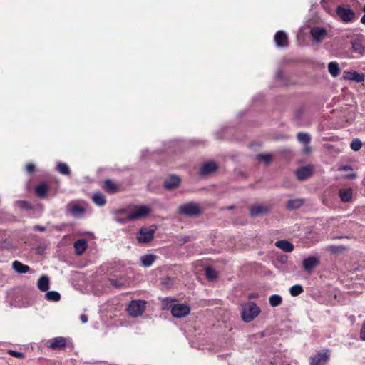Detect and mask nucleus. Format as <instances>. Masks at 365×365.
Returning a JSON list of instances; mask_svg holds the SVG:
<instances>
[{
	"instance_id": "obj_1",
	"label": "nucleus",
	"mask_w": 365,
	"mask_h": 365,
	"mask_svg": "<svg viewBox=\"0 0 365 365\" xmlns=\"http://www.w3.org/2000/svg\"><path fill=\"white\" fill-rule=\"evenodd\" d=\"M163 308L168 307L170 309L173 317L182 318L187 316L190 312V308L185 304L175 303L170 299H165L163 302Z\"/></svg>"
},
{
	"instance_id": "obj_2",
	"label": "nucleus",
	"mask_w": 365,
	"mask_h": 365,
	"mask_svg": "<svg viewBox=\"0 0 365 365\" xmlns=\"http://www.w3.org/2000/svg\"><path fill=\"white\" fill-rule=\"evenodd\" d=\"M260 312V308L254 302H248L242 306V318L245 322H252Z\"/></svg>"
},
{
	"instance_id": "obj_3",
	"label": "nucleus",
	"mask_w": 365,
	"mask_h": 365,
	"mask_svg": "<svg viewBox=\"0 0 365 365\" xmlns=\"http://www.w3.org/2000/svg\"><path fill=\"white\" fill-rule=\"evenodd\" d=\"M202 212L201 207L197 203L192 202L181 205L178 207V213L180 215L188 217H197L201 215Z\"/></svg>"
},
{
	"instance_id": "obj_4",
	"label": "nucleus",
	"mask_w": 365,
	"mask_h": 365,
	"mask_svg": "<svg viewBox=\"0 0 365 365\" xmlns=\"http://www.w3.org/2000/svg\"><path fill=\"white\" fill-rule=\"evenodd\" d=\"M156 226L153 225L150 227H143L136 234L138 242L140 244H148L154 238Z\"/></svg>"
},
{
	"instance_id": "obj_5",
	"label": "nucleus",
	"mask_w": 365,
	"mask_h": 365,
	"mask_svg": "<svg viewBox=\"0 0 365 365\" xmlns=\"http://www.w3.org/2000/svg\"><path fill=\"white\" fill-rule=\"evenodd\" d=\"M146 302L144 300H133L127 308V311L133 317H137L143 314Z\"/></svg>"
},
{
	"instance_id": "obj_6",
	"label": "nucleus",
	"mask_w": 365,
	"mask_h": 365,
	"mask_svg": "<svg viewBox=\"0 0 365 365\" xmlns=\"http://www.w3.org/2000/svg\"><path fill=\"white\" fill-rule=\"evenodd\" d=\"M152 210L149 206L140 205L135 207L128 215V219L130 220H138L147 217L150 214Z\"/></svg>"
},
{
	"instance_id": "obj_7",
	"label": "nucleus",
	"mask_w": 365,
	"mask_h": 365,
	"mask_svg": "<svg viewBox=\"0 0 365 365\" xmlns=\"http://www.w3.org/2000/svg\"><path fill=\"white\" fill-rule=\"evenodd\" d=\"M271 205L268 204L255 203L251 205L248 210L251 217H258L267 215L271 210Z\"/></svg>"
},
{
	"instance_id": "obj_8",
	"label": "nucleus",
	"mask_w": 365,
	"mask_h": 365,
	"mask_svg": "<svg viewBox=\"0 0 365 365\" xmlns=\"http://www.w3.org/2000/svg\"><path fill=\"white\" fill-rule=\"evenodd\" d=\"M336 11L340 19L345 22L352 21L355 16L354 12L350 9L349 6H339Z\"/></svg>"
},
{
	"instance_id": "obj_9",
	"label": "nucleus",
	"mask_w": 365,
	"mask_h": 365,
	"mask_svg": "<svg viewBox=\"0 0 365 365\" xmlns=\"http://www.w3.org/2000/svg\"><path fill=\"white\" fill-rule=\"evenodd\" d=\"M217 169V165L215 162H206L200 166L198 174L202 177H206L214 173Z\"/></svg>"
},
{
	"instance_id": "obj_10",
	"label": "nucleus",
	"mask_w": 365,
	"mask_h": 365,
	"mask_svg": "<svg viewBox=\"0 0 365 365\" xmlns=\"http://www.w3.org/2000/svg\"><path fill=\"white\" fill-rule=\"evenodd\" d=\"M314 173V167L312 165H307L297 169L295 175L299 180H305L309 178Z\"/></svg>"
},
{
	"instance_id": "obj_11",
	"label": "nucleus",
	"mask_w": 365,
	"mask_h": 365,
	"mask_svg": "<svg viewBox=\"0 0 365 365\" xmlns=\"http://www.w3.org/2000/svg\"><path fill=\"white\" fill-rule=\"evenodd\" d=\"M352 48L354 52L363 55L365 53V38L362 36H357L351 41Z\"/></svg>"
},
{
	"instance_id": "obj_12",
	"label": "nucleus",
	"mask_w": 365,
	"mask_h": 365,
	"mask_svg": "<svg viewBox=\"0 0 365 365\" xmlns=\"http://www.w3.org/2000/svg\"><path fill=\"white\" fill-rule=\"evenodd\" d=\"M181 179L178 175H170L168 177L165 181H164V187L167 190H173L177 188L180 183Z\"/></svg>"
},
{
	"instance_id": "obj_13",
	"label": "nucleus",
	"mask_w": 365,
	"mask_h": 365,
	"mask_svg": "<svg viewBox=\"0 0 365 365\" xmlns=\"http://www.w3.org/2000/svg\"><path fill=\"white\" fill-rule=\"evenodd\" d=\"M319 259L316 257H309L304 259L302 262V265L304 270L307 273H311L314 267L317 266Z\"/></svg>"
},
{
	"instance_id": "obj_14",
	"label": "nucleus",
	"mask_w": 365,
	"mask_h": 365,
	"mask_svg": "<svg viewBox=\"0 0 365 365\" xmlns=\"http://www.w3.org/2000/svg\"><path fill=\"white\" fill-rule=\"evenodd\" d=\"M343 78L346 80H351L359 83L364 81V75L356 71H344Z\"/></svg>"
},
{
	"instance_id": "obj_15",
	"label": "nucleus",
	"mask_w": 365,
	"mask_h": 365,
	"mask_svg": "<svg viewBox=\"0 0 365 365\" xmlns=\"http://www.w3.org/2000/svg\"><path fill=\"white\" fill-rule=\"evenodd\" d=\"M157 256L153 254H147L140 258V264L144 267H150L156 260Z\"/></svg>"
},
{
	"instance_id": "obj_16",
	"label": "nucleus",
	"mask_w": 365,
	"mask_h": 365,
	"mask_svg": "<svg viewBox=\"0 0 365 365\" xmlns=\"http://www.w3.org/2000/svg\"><path fill=\"white\" fill-rule=\"evenodd\" d=\"M275 246L286 252H292L294 250V245L286 240L277 241Z\"/></svg>"
},
{
	"instance_id": "obj_17",
	"label": "nucleus",
	"mask_w": 365,
	"mask_h": 365,
	"mask_svg": "<svg viewBox=\"0 0 365 365\" xmlns=\"http://www.w3.org/2000/svg\"><path fill=\"white\" fill-rule=\"evenodd\" d=\"M304 203V200L302 198H293L287 201L286 207L289 210L299 209Z\"/></svg>"
},
{
	"instance_id": "obj_18",
	"label": "nucleus",
	"mask_w": 365,
	"mask_h": 365,
	"mask_svg": "<svg viewBox=\"0 0 365 365\" xmlns=\"http://www.w3.org/2000/svg\"><path fill=\"white\" fill-rule=\"evenodd\" d=\"M274 40L277 46L279 47L285 46L287 45V36L286 34L282 31L277 32L274 36Z\"/></svg>"
},
{
	"instance_id": "obj_19",
	"label": "nucleus",
	"mask_w": 365,
	"mask_h": 365,
	"mask_svg": "<svg viewBox=\"0 0 365 365\" xmlns=\"http://www.w3.org/2000/svg\"><path fill=\"white\" fill-rule=\"evenodd\" d=\"M352 190L349 189H341L339 192V195L341 200L344 202H349L352 200Z\"/></svg>"
},
{
	"instance_id": "obj_20",
	"label": "nucleus",
	"mask_w": 365,
	"mask_h": 365,
	"mask_svg": "<svg viewBox=\"0 0 365 365\" xmlns=\"http://www.w3.org/2000/svg\"><path fill=\"white\" fill-rule=\"evenodd\" d=\"M37 287L42 292L47 291L49 288V278L46 275L41 277L38 280Z\"/></svg>"
},
{
	"instance_id": "obj_21",
	"label": "nucleus",
	"mask_w": 365,
	"mask_h": 365,
	"mask_svg": "<svg viewBox=\"0 0 365 365\" xmlns=\"http://www.w3.org/2000/svg\"><path fill=\"white\" fill-rule=\"evenodd\" d=\"M12 267L16 272L19 274L26 273L29 271V267L22 264L19 261H14L12 263Z\"/></svg>"
},
{
	"instance_id": "obj_22",
	"label": "nucleus",
	"mask_w": 365,
	"mask_h": 365,
	"mask_svg": "<svg viewBox=\"0 0 365 365\" xmlns=\"http://www.w3.org/2000/svg\"><path fill=\"white\" fill-rule=\"evenodd\" d=\"M74 247L76 254L80 255L86 250L87 247V242L85 240H78L74 243Z\"/></svg>"
},
{
	"instance_id": "obj_23",
	"label": "nucleus",
	"mask_w": 365,
	"mask_h": 365,
	"mask_svg": "<svg viewBox=\"0 0 365 365\" xmlns=\"http://www.w3.org/2000/svg\"><path fill=\"white\" fill-rule=\"evenodd\" d=\"M104 187L110 193L117 192L119 190L118 185L110 180L105 181Z\"/></svg>"
},
{
	"instance_id": "obj_24",
	"label": "nucleus",
	"mask_w": 365,
	"mask_h": 365,
	"mask_svg": "<svg viewBox=\"0 0 365 365\" xmlns=\"http://www.w3.org/2000/svg\"><path fill=\"white\" fill-rule=\"evenodd\" d=\"M92 200L98 206H103L106 202L105 196L100 192L95 193L92 197Z\"/></svg>"
},
{
	"instance_id": "obj_25",
	"label": "nucleus",
	"mask_w": 365,
	"mask_h": 365,
	"mask_svg": "<svg viewBox=\"0 0 365 365\" xmlns=\"http://www.w3.org/2000/svg\"><path fill=\"white\" fill-rule=\"evenodd\" d=\"M297 139L303 145L309 144L310 140H311L309 135L307 133H302V132L298 133L297 134Z\"/></svg>"
},
{
	"instance_id": "obj_26",
	"label": "nucleus",
	"mask_w": 365,
	"mask_h": 365,
	"mask_svg": "<svg viewBox=\"0 0 365 365\" xmlns=\"http://www.w3.org/2000/svg\"><path fill=\"white\" fill-rule=\"evenodd\" d=\"M328 70L333 77H336L339 74V67L336 62H331L328 65Z\"/></svg>"
},
{
	"instance_id": "obj_27",
	"label": "nucleus",
	"mask_w": 365,
	"mask_h": 365,
	"mask_svg": "<svg viewBox=\"0 0 365 365\" xmlns=\"http://www.w3.org/2000/svg\"><path fill=\"white\" fill-rule=\"evenodd\" d=\"M257 159L265 164H269L273 160V155L270 153H260L256 156Z\"/></svg>"
},
{
	"instance_id": "obj_28",
	"label": "nucleus",
	"mask_w": 365,
	"mask_h": 365,
	"mask_svg": "<svg viewBox=\"0 0 365 365\" xmlns=\"http://www.w3.org/2000/svg\"><path fill=\"white\" fill-rule=\"evenodd\" d=\"M282 299L281 296L278 294L271 295L269 298V302L273 307H277L282 304Z\"/></svg>"
},
{
	"instance_id": "obj_29",
	"label": "nucleus",
	"mask_w": 365,
	"mask_h": 365,
	"mask_svg": "<svg viewBox=\"0 0 365 365\" xmlns=\"http://www.w3.org/2000/svg\"><path fill=\"white\" fill-rule=\"evenodd\" d=\"M70 212L73 216L80 217L83 215L84 209L78 205H75L71 208Z\"/></svg>"
},
{
	"instance_id": "obj_30",
	"label": "nucleus",
	"mask_w": 365,
	"mask_h": 365,
	"mask_svg": "<svg viewBox=\"0 0 365 365\" xmlns=\"http://www.w3.org/2000/svg\"><path fill=\"white\" fill-rule=\"evenodd\" d=\"M46 299L49 301L58 302L60 300V294L56 291H49L46 294Z\"/></svg>"
},
{
	"instance_id": "obj_31",
	"label": "nucleus",
	"mask_w": 365,
	"mask_h": 365,
	"mask_svg": "<svg viewBox=\"0 0 365 365\" xmlns=\"http://www.w3.org/2000/svg\"><path fill=\"white\" fill-rule=\"evenodd\" d=\"M289 292L292 297L299 296L303 292V287L299 284L294 285L290 287Z\"/></svg>"
},
{
	"instance_id": "obj_32",
	"label": "nucleus",
	"mask_w": 365,
	"mask_h": 365,
	"mask_svg": "<svg viewBox=\"0 0 365 365\" xmlns=\"http://www.w3.org/2000/svg\"><path fill=\"white\" fill-rule=\"evenodd\" d=\"M205 274L207 278L210 281H213L217 277V272L211 267L206 268Z\"/></svg>"
},
{
	"instance_id": "obj_33",
	"label": "nucleus",
	"mask_w": 365,
	"mask_h": 365,
	"mask_svg": "<svg viewBox=\"0 0 365 365\" xmlns=\"http://www.w3.org/2000/svg\"><path fill=\"white\" fill-rule=\"evenodd\" d=\"M350 146L353 150L358 151L361 149V148L362 146V143L359 139L355 138L351 143Z\"/></svg>"
},
{
	"instance_id": "obj_34",
	"label": "nucleus",
	"mask_w": 365,
	"mask_h": 365,
	"mask_svg": "<svg viewBox=\"0 0 365 365\" xmlns=\"http://www.w3.org/2000/svg\"><path fill=\"white\" fill-rule=\"evenodd\" d=\"M58 170L63 175H68L70 173L68 166L66 163H58Z\"/></svg>"
},
{
	"instance_id": "obj_35",
	"label": "nucleus",
	"mask_w": 365,
	"mask_h": 365,
	"mask_svg": "<svg viewBox=\"0 0 365 365\" xmlns=\"http://www.w3.org/2000/svg\"><path fill=\"white\" fill-rule=\"evenodd\" d=\"M330 357V351L329 349L324 350L321 352V365H324Z\"/></svg>"
},
{
	"instance_id": "obj_36",
	"label": "nucleus",
	"mask_w": 365,
	"mask_h": 365,
	"mask_svg": "<svg viewBox=\"0 0 365 365\" xmlns=\"http://www.w3.org/2000/svg\"><path fill=\"white\" fill-rule=\"evenodd\" d=\"M36 193L41 196L44 197L47 192V187L45 185H41L36 187Z\"/></svg>"
},
{
	"instance_id": "obj_37",
	"label": "nucleus",
	"mask_w": 365,
	"mask_h": 365,
	"mask_svg": "<svg viewBox=\"0 0 365 365\" xmlns=\"http://www.w3.org/2000/svg\"><path fill=\"white\" fill-rule=\"evenodd\" d=\"M271 365H290V364L286 361H282L279 359V356L277 355L274 359L273 361L270 362Z\"/></svg>"
},
{
	"instance_id": "obj_38",
	"label": "nucleus",
	"mask_w": 365,
	"mask_h": 365,
	"mask_svg": "<svg viewBox=\"0 0 365 365\" xmlns=\"http://www.w3.org/2000/svg\"><path fill=\"white\" fill-rule=\"evenodd\" d=\"M16 204L19 207H20L21 209H25V210L31 209V206L27 201L19 200L16 202Z\"/></svg>"
},
{
	"instance_id": "obj_39",
	"label": "nucleus",
	"mask_w": 365,
	"mask_h": 365,
	"mask_svg": "<svg viewBox=\"0 0 365 365\" xmlns=\"http://www.w3.org/2000/svg\"><path fill=\"white\" fill-rule=\"evenodd\" d=\"M161 284L165 287H170L173 284V279L169 277H165L162 279Z\"/></svg>"
},
{
	"instance_id": "obj_40",
	"label": "nucleus",
	"mask_w": 365,
	"mask_h": 365,
	"mask_svg": "<svg viewBox=\"0 0 365 365\" xmlns=\"http://www.w3.org/2000/svg\"><path fill=\"white\" fill-rule=\"evenodd\" d=\"M312 38L314 41L318 43L319 41V29L314 28L311 31Z\"/></svg>"
},
{
	"instance_id": "obj_41",
	"label": "nucleus",
	"mask_w": 365,
	"mask_h": 365,
	"mask_svg": "<svg viewBox=\"0 0 365 365\" xmlns=\"http://www.w3.org/2000/svg\"><path fill=\"white\" fill-rule=\"evenodd\" d=\"M67 344H50L49 348L52 350H63Z\"/></svg>"
},
{
	"instance_id": "obj_42",
	"label": "nucleus",
	"mask_w": 365,
	"mask_h": 365,
	"mask_svg": "<svg viewBox=\"0 0 365 365\" xmlns=\"http://www.w3.org/2000/svg\"><path fill=\"white\" fill-rule=\"evenodd\" d=\"M8 353L14 356V357H16V358H19V359H23L24 358V354L22 353V352H20V351H14V350H11V349H9L8 351Z\"/></svg>"
},
{
	"instance_id": "obj_43",
	"label": "nucleus",
	"mask_w": 365,
	"mask_h": 365,
	"mask_svg": "<svg viewBox=\"0 0 365 365\" xmlns=\"http://www.w3.org/2000/svg\"><path fill=\"white\" fill-rule=\"evenodd\" d=\"M310 365H319V352L310 357Z\"/></svg>"
},
{
	"instance_id": "obj_44",
	"label": "nucleus",
	"mask_w": 365,
	"mask_h": 365,
	"mask_svg": "<svg viewBox=\"0 0 365 365\" xmlns=\"http://www.w3.org/2000/svg\"><path fill=\"white\" fill-rule=\"evenodd\" d=\"M121 280H122L121 279L120 280L112 279H110V282L113 286L118 287V288H120L125 285V282H121Z\"/></svg>"
},
{
	"instance_id": "obj_45",
	"label": "nucleus",
	"mask_w": 365,
	"mask_h": 365,
	"mask_svg": "<svg viewBox=\"0 0 365 365\" xmlns=\"http://www.w3.org/2000/svg\"><path fill=\"white\" fill-rule=\"evenodd\" d=\"M207 344H192L191 347L197 350H204Z\"/></svg>"
},
{
	"instance_id": "obj_46",
	"label": "nucleus",
	"mask_w": 365,
	"mask_h": 365,
	"mask_svg": "<svg viewBox=\"0 0 365 365\" xmlns=\"http://www.w3.org/2000/svg\"><path fill=\"white\" fill-rule=\"evenodd\" d=\"M34 168H35V165H34V164H33L31 163H29L26 164V170L28 173L34 172Z\"/></svg>"
},
{
	"instance_id": "obj_47",
	"label": "nucleus",
	"mask_w": 365,
	"mask_h": 365,
	"mask_svg": "<svg viewBox=\"0 0 365 365\" xmlns=\"http://www.w3.org/2000/svg\"><path fill=\"white\" fill-rule=\"evenodd\" d=\"M312 149L309 145V144L304 145V148L302 150V153H304V154L310 153L312 152Z\"/></svg>"
},
{
	"instance_id": "obj_48",
	"label": "nucleus",
	"mask_w": 365,
	"mask_h": 365,
	"mask_svg": "<svg viewBox=\"0 0 365 365\" xmlns=\"http://www.w3.org/2000/svg\"><path fill=\"white\" fill-rule=\"evenodd\" d=\"M360 337L362 340L365 341V322L363 324L361 331H360Z\"/></svg>"
},
{
	"instance_id": "obj_49",
	"label": "nucleus",
	"mask_w": 365,
	"mask_h": 365,
	"mask_svg": "<svg viewBox=\"0 0 365 365\" xmlns=\"http://www.w3.org/2000/svg\"><path fill=\"white\" fill-rule=\"evenodd\" d=\"M190 241V237L188 236H185L182 238H181L180 242L182 244H185Z\"/></svg>"
},
{
	"instance_id": "obj_50",
	"label": "nucleus",
	"mask_w": 365,
	"mask_h": 365,
	"mask_svg": "<svg viewBox=\"0 0 365 365\" xmlns=\"http://www.w3.org/2000/svg\"><path fill=\"white\" fill-rule=\"evenodd\" d=\"M35 230H37L38 231L43 232L45 230V227L43 226L36 225L34 227Z\"/></svg>"
},
{
	"instance_id": "obj_51",
	"label": "nucleus",
	"mask_w": 365,
	"mask_h": 365,
	"mask_svg": "<svg viewBox=\"0 0 365 365\" xmlns=\"http://www.w3.org/2000/svg\"><path fill=\"white\" fill-rule=\"evenodd\" d=\"M81 320L83 323H86L88 322V318L85 314H82L81 316Z\"/></svg>"
},
{
	"instance_id": "obj_52",
	"label": "nucleus",
	"mask_w": 365,
	"mask_h": 365,
	"mask_svg": "<svg viewBox=\"0 0 365 365\" xmlns=\"http://www.w3.org/2000/svg\"><path fill=\"white\" fill-rule=\"evenodd\" d=\"M339 170H344V171H347V170H351V168L349 167V166H343V167H341L339 168Z\"/></svg>"
},
{
	"instance_id": "obj_53",
	"label": "nucleus",
	"mask_w": 365,
	"mask_h": 365,
	"mask_svg": "<svg viewBox=\"0 0 365 365\" xmlns=\"http://www.w3.org/2000/svg\"><path fill=\"white\" fill-rule=\"evenodd\" d=\"M327 35V32L324 29L321 28V39L324 37V36Z\"/></svg>"
},
{
	"instance_id": "obj_54",
	"label": "nucleus",
	"mask_w": 365,
	"mask_h": 365,
	"mask_svg": "<svg viewBox=\"0 0 365 365\" xmlns=\"http://www.w3.org/2000/svg\"><path fill=\"white\" fill-rule=\"evenodd\" d=\"M356 177V173H351V174L346 175V178H350V179H354Z\"/></svg>"
},
{
	"instance_id": "obj_55",
	"label": "nucleus",
	"mask_w": 365,
	"mask_h": 365,
	"mask_svg": "<svg viewBox=\"0 0 365 365\" xmlns=\"http://www.w3.org/2000/svg\"><path fill=\"white\" fill-rule=\"evenodd\" d=\"M54 342H56V343H58V342H64V340L63 339V338L60 337V338H56L55 339V341Z\"/></svg>"
},
{
	"instance_id": "obj_56",
	"label": "nucleus",
	"mask_w": 365,
	"mask_h": 365,
	"mask_svg": "<svg viewBox=\"0 0 365 365\" xmlns=\"http://www.w3.org/2000/svg\"><path fill=\"white\" fill-rule=\"evenodd\" d=\"M361 22L363 24H365V14L363 15V16L361 17Z\"/></svg>"
},
{
	"instance_id": "obj_57",
	"label": "nucleus",
	"mask_w": 365,
	"mask_h": 365,
	"mask_svg": "<svg viewBox=\"0 0 365 365\" xmlns=\"http://www.w3.org/2000/svg\"><path fill=\"white\" fill-rule=\"evenodd\" d=\"M280 260L282 263H284L287 260V257H282Z\"/></svg>"
},
{
	"instance_id": "obj_58",
	"label": "nucleus",
	"mask_w": 365,
	"mask_h": 365,
	"mask_svg": "<svg viewBox=\"0 0 365 365\" xmlns=\"http://www.w3.org/2000/svg\"><path fill=\"white\" fill-rule=\"evenodd\" d=\"M257 297V294H250V295H249V298H250V299H252V298H256Z\"/></svg>"
},
{
	"instance_id": "obj_59",
	"label": "nucleus",
	"mask_w": 365,
	"mask_h": 365,
	"mask_svg": "<svg viewBox=\"0 0 365 365\" xmlns=\"http://www.w3.org/2000/svg\"><path fill=\"white\" fill-rule=\"evenodd\" d=\"M363 10H364V13H365V5H364V9H363Z\"/></svg>"
}]
</instances>
